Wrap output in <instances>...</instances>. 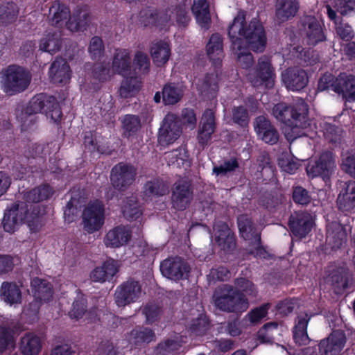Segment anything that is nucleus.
I'll use <instances>...</instances> for the list:
<instances>
[{"instance_id": "680f3d73", "label": "nucleus", "mask_w": 355, "mask_h": 355, "mask_svg": "<svg viewBox=\"0 0 355 355\" xmlns=\"http://www.w3.org/2000/svg\"><path fill=\"white\" fill-rule=\"evenodd\" d=\"M341 15H346L355 8V0H333L329 5Z\"/></svg>"}, {"instance_id": "2eb2a0df", "label": "nucleus", "mask_w": 355, "mask_h": 355, "mask_svg": "<svg viewBox=\"0 0 355 355\" xmlns=\"http://www.w3.org/2000/svg\"><path fill=\"white\" fill-rule=\"evenodd\" d=\"M141 293V286L137 282H127L116 288L114 293L116 304L118 306H124L135 302Z\"/></svg>"}, {"instance_id": "f03ea898", "label": "nucleus", "mask_w": 355, "mask_h": 355, "mask_svg": "<svg viewBox=\"0 0 355 355\" xmlns=\"http://www.w3.org/2000/svg\"><path fill=\"white\" fill-rule=\"evenodd\" d=\"M308 106L302 99H298L292 107L279 103L272 109L273 116L284 123L282 132L288 141L302 136L313 137L318 131L315 123L307 119Z\"/></svg>"}, {"instance_id": "5701e85b", "label": "nucleus", "mask_w": 355, "mask_h": 355, "mask_svg": "<svg viewBox=\"0 0 355 355\" xmlns=\"http://www.w3.org/2000/svg\"><path fill=\"white\" fill-rule=\"evenodd\" d=\"M130 239V230L124 226H118L106 234L103 242L106 247L118 248L127 244Z\"/></svg>"}, {"instance_id": "4468645a", "label": "nucleus", "mask_w": 355, "mask_h": 355, "mask_svg": "<svg viewBox=\"0 0 355 355\" xmlns=\"http://www.w3.org/2000/svg\"><path fill=\"white\" fill-rule=\"evenodd\" d=\"M281 76L286 87L292 91H299L304 88L309 81L306 72L297 67L285 69Z\"/></svg>"}, {"instance_id": "de8ad7c7", "label": "nucleus", "mask_w": 355, "mask_h": 355, "mask_svg": "<svg viewBox=\"0 0 355 355\" xmlns=\"http://www.w3.org/2000/svg\"><path fill=\"white\" fill-rule=\"evenodd\" d=\"M135 74H146L149 71L150 60L146 53L137 51L132 66Z\"/></svg>"}, {"instance_id": "1a4fd4ad", "label": "nucleus", "mask_w": 355, "mask_h": 355, "mask_svg": "<svg viewBox=\"0 0 355 355\" xmlns=\"http://www.w3.org/2000/svg\"><path fill=\"white\" fill-rule=\"evenodd\" d=\"M274 76V69L270 60L263 55L258 60L256 69L247 75V79L254 87L265 85L266 87H270L273 85Z\"/></svg>"}, {"instance_id": "774afa93", "label": "nucleus", "mask_w": 355, "mask_h": 355, "mask_svg": "<svg viewBox=\"0 0 355 355\" xmlns=\"http://www.w3.org/2000/svg\"><path fill=\"white\" fill-rule=\"evenodd\" d=\"M342 166L346 173L355 178V153H352L343 158Z\"/></svg>"}, {"instance_id": "79ce46f5", "label": "nucleus", "mask_w": 355, "mask_h": 355, "mask_svg": "<svg viewBox=\"0 0 355 355\" xmlns=\"http://www.w3.org/2000/svg\"><path fill=\"white\" fill-rule=\"evenodd\" d=\"M218 75L216 73H211L205 77L202 81H198L199 90L205 96H214L218 89Z\"/></svg>"}, {"instance_id": "b1692460", "label": "nucleus", "mask_w": 355, "mask_h": 355, "mask_svg": "<svg viewBox=\"0 0 355 355\" xmlns=\"http://www.w3.org/2000/svg\"><path fill=\"white\" fill-rule=\"evenodd\" d=\"M254 126L259 137L266 143L274 144L278 141L279 136L277 130L265 116H258Z\"/></svg>"}, {"instance_id": "412c9836", "label": "nucleus", "mask_w": 355, "mask_h": 355, "mask_svg": "<svg viewBox=\"0 0 355 355\" xmlns=\"http://www.w3.org/2000/svg\"><path fill=\"white\" fill-rule=\"evenodd\" d=\"M215 243L223 250H229L234 248L235 241L230 229L224 223H216L213 229Z\"/></svg>"}, {"instance_id": "49530a36", "label": "nucleus", "mask_w": 355, "mask_h": 355, "mask_svg": "<svg viewBox=\"0 0 355 355\" xmlns=\"http://www.w3.org/2000/svg\"><path fill=\"white\" fill-rule=\"evenodd\" d=\"M183 92L180 87L168 85L162 91L163 101L166 105H173L178 103L182 96Z\"/></svg>"}, {"instance_id": "c85d7f7f", "label": "nucleus", "mask_w": 355, "mask_h": 355, "mask_svg": "<svg viewBox=\"0 0 355 355\" xmlns=\"http://www.w3.org/2000/svg\"><path fill=\"white\" fill-rule=\"evenodd\" d=\"M200 127L198 139L202 146L207 144L215 131V118L211 110H207L204 112Z\"/></svg>"}, {"instance_id": "c03bdc74", "label": "nucleus", "mask_w": 355, "mask_h": 355, "mask_svg": "<svg viewBox=\"0 0 355 355\" xmlns=\"http://www.w3.org/2000/svg\"><path fill=\"white\" fill-rule=\"evenodd\" d=\"M53 193L52 188L49 185H43L28 192L26 195V199L29 202H38L49 198Z\"/></svg>"}, {"instance_id": "9b49d317", "label": "nucleus", "mask_w": 355, "mask_h": 355, "mask_svg": "<svg viewBox=\"0 0 355 355\" xmlns=\"http://www.w3.org/2000/svg\"><path fill=\"white\" fill-rule=\"evenodd\" d=\"M336 167L331 153L325 152L315 161L310 162L306 166V173L311 178L321 177L328 179Z\"/></svg>"}, {"instance_id": "09e8293b", "label": "nucleus", "mask_w": 355, "mask_h": 355, "mask_svg": "<svg viewBox=\"0 0 355 355\" xmlns=\"http://www.w3.org/2000/svg\"><path fill=\"white\" fill-rule=\"evenodd\" d=\"M122 126L127 137L131 138L141 128L140 119L135 115H125L122 119Z\"/></svg>"}, {"instance_id": "4be33fe9", "label": "nucleus", "mask_w": 355, "mask_h": 355, "mask_svg": "<svg viewBox=\"0 0 355 355\" xmlns=\"http://www.w3.org/2000/svg\"><path fill=\"white\" fill-rule=\"evenodd\" d=\"M119 262L114 259L105 261L101 266L95 268L90 273V279L94 282L103 283L110 281L117 273Z\"/></svg>"}, {"instance_id": "e433bc0d", "label": "nucleus", "mask_w": 355, "mask_h": 355, "mask_svg": "<svg viewBox=\"0 0 355 355\" xmlns=\"http://www.w3.org/2000/svg\"><path fill=\"white\" fill-rule=\"evenodd\" d=\"M326 8L328 17L335 23L337 35L344 40H350L353 37L352 27L343 21H339V19L336 17V11L330 6H327Z\"/></svg>"}, {"instance_id": "a878e982", "label": "nucleus", "mask_w": 355, "mask_h": 355, "mask_svg": "<svg viewBox=\"0 0 355 355\" xmlns=\"http://www.w3.org/2000/svg\"><path fill=\"white\" fill-rule=\"evenodd\" d=\"M334 92L342 94L347 101H355V76L340 73L337 77Z\"/></svg>"}, {"instance_id": "052dcab7", "label": "nucleus", "mask_w": 355, "mask_h": 355, "mask_svg": "<svg viewBox=\"0 0 355 355\" xmlns=\"http://www.w3.org/2000/svg\"><path fill=\"white\" fill-rule=\"evenodd\" d=\"M268 304L263 305L259 308L252 310L245 317V320H248L250 324H257L264 319L268 313Z\"/></svg>"}, {"instance_id": "bf43d9fd", "label": "nucleus", "mask_w": 355, "mask_h": 355, "mask_svg": "<svg viewBox=\"0 0 355 355\" xmlns=\"http://www.w3.org/2000/svg\"><path fill=\"white\" fill-rule=\"evenodd\" d=\"M320 132H322L324 137L329 141L336 142L340 137V130L335 125L328 123L320 124Z\"/></svg>"}, {"instance_id": "e2e57ef3", "label": "nucleus", "mask_w": 355, "mask_h": 355, "mask_svg": "<svg viewBox=\"0 0 355 355\" xmlns=\"http://www.w3.org/2000/svg\"><path fill=\"white\" fill-rule=\"evenodd\" d=\"M337 83V78H334L331 73H324L319 80L318 89L324 91L331 89L334 91V86Z\"/></svg>"}, {"instance_id": "dca6fc26", "label": "nucleus", "mask_w": 355, "mask_h": 355, "mask_svg": "<svg viewBox=\"0 0 355 355\" xmlns=\"http://www.w3.org/2000/svg\"><path fill=\"white\" fill-rule=\"evenodd\" d=\"M135 175V170L132 166L120 163L112 169L111 182L114 187L121 189L130 185Z\"/></svg>"}, {"instance_id": "a18cd8bd", "label": "nucleus", "mask_w": 355, "mask_h": 355, "mask_svg": "<svg viewBox=\"0 0 355 355\" xmlns=\"http://www.w3.org/2000/svg\"><path fill=\"white\" fill-rule=\"evenodd\" d=\"M53 193L52 188L49 185H43L28 192L26 195V199L29 202H38L49 198Z\"/></svg>"}, {"instance_id": "7c9ffc66", "label": "nucleus", "mask_w": 355, "mask_h": 355, "mask_svg": "<svg viewBox=\"0 0 355 355\" xmlns=\"http://www.w3.org/2000/svg\"><path fill=\"white\" fill-rule=\"evenodd\" d=\"M191 12L197 24L205 29H208L211 24L209 3L207 0H193Z\"/></svg>"}, {"instance_id": "c756f323", "label": "nucleus", "mask_w": 355, "mask_h": 355, "mask_svg": "<svg viewBox=\"0 0 355 355\" xmlns=\"http://www.w3.org/2000/svg\"><path fill=\"white\" fill-rule=\"evenodd\" d=\"M191 200V192L189 184L186 182L176 183L172 197L173 207L176 209L183 210L188 207Z\"/></svg>"}, {"instance_id": "aec40b11", "label": "nucleus", "mask_w": 355, "mask_h": 355, "mask_svg": "<svg viewBox=\"0 0 355 355\" xmlns=\"http://www.w3.org/2000/svg\"><path fill=\"white\" fill-rule=\"evenodd\" d=\"M302 24L309 44L315 45L324 40L322 25L315 17H304L302 19Z\"/></svg>"}, {"instance_id": "473e14b6", "label": "nucleus", "mask_w": 355, "mask_h": 355, "mask_svg": "<svg viewBox=\"0 0 355 355\" xmlns=\"http://www.w3.org/2000/svg\"><path fill=\"white\" fill-rule=\"evenodd\" d=\"M206 50L210 60L214 64L219 65L224 55L223 39L219 34L215 33L210 37Z\"/></svg>"}, {"instance_id": "423d86ee", "label": "nucleus", "mask_w": 355, "mask_h": 355, "mask_svg": "<svg viewBox=\"0 0 355 355\" xmlns=\"http://www.w3.org/2000/svg\"><path fill=\"white\" fill-rule=\"evenodd\" d=\"M31 80V75L24 68L17 66H9L3 72L2 87L3 91L12 95L25 90Z\"/></svg>"}, {"instance_id": "ddd939ff", "label": "nucleus", "mask_w": 355, "mask_h": 355, "mask_svg": "<svg viewBox=\"0 0 355 355\" xmlns=\"http://www.w3.org/2000/svg\"><path fill=\"white\" fill-rule=\"evenodd\" d=\"M240 233L245 240H252L254 249H250V252L255 257H265V252L260 245V237L253 226L252 221L246 216H241L238 218Z\"/></svg>"}, {"instance_id": "13d9d810", "label": "nucleus", "mask_w": 355, "mask_h": 355, "mask_svg": "<svg viewBox=\"0 0 355 355\" xmlns=\"http://www.w3.org/2000/svg\"><path fill=\"white\" fill-rule=\"evenodd\" d=\"M85 299L83 295H78L76 299L72 304L71 310L69 311V315L71 318L79 319L85 313Z\"/></svg>"}, {"instance_id": "864d4df0", "label": "nucleus", "mask_w": 355, "mask_h": 355, "mask_svg": "<svg viewBox=\"0 0 355 355\" xmlns=\"http://www.w3.org/2000/svg\"><path fill=\"white\" fill-rule=\"evenodd\" d=\"M168 192V187L162 181L154 180L144 186V193L148 197L163 196Z\"/></svg>"}, {"instance_id": "f8f14e48", "label": "nucleus", "mask_w": 355, "mask_h": 355, "mask_svg": "<svg viewBox=\"0 0 355 355\" xmlns=\"http://www.w3.org/2000/svg\"><path fill=\"white\" fill-rule=\"evenodd\" d=\"M182 132L178 117L172 114H167L159 129L158 141L162 145L173 143L180 136Z\"/></svg>"}, {"instance_id": "4c0bfd02", "label": "nucleus", "mask_w": 355, "mask_h": 355, "mask_svg": "<svg viewBox=\"0 0 355 355\" xmlns=\"http://www.w3.org/2000/svg\"><path fill=\"white\" fill-rule=\"evenodd\" d=\"M17 334L15 331L6 325L0 326V352L15 347Z\"/></svg>"}, {"instance_id": "0eeeda50", "label": "nucleus", "mask_w": 355, "mask_h": 355, "mask_svg": "<svg viewBox=\"0 0 355 355\" xmlns=\"http://www.w3.org/2000/svg\"><path fill=\"white\" fill-rule=\"evenodd\" d=\"M131 59L130 53L125 49L117 50L112 61V69L97 64L94 71V76L101 81H105L110 78L113 73H117L125 76L131 72Z\"/></svg>"}, {"instance_id": "5fc2aeb1", "label": "nucleus", "mask_w": 355, "mask_h": 355, "mask_svg": "<svg viewBox=\"0 0 355 355\" xmlns=\"http://www.w3.org/2000/svg\"><path fill=\"white\" fill-rule=\"evenodd\" d=\"M279 165L284 172L293 174L299 168L300 163L296 157L284 154L279 159Z\"/></svg>"}, {"instance_id": "72a5a7b5", "label": "nucleus", "mask_w": 355, "mask_h": 355, "mask_svg": "<svg viewBox=\"0 0 355 355\" xmlns=\"http://www.w3.org/2000/svg\"><path fill=\"white\" fill-rule=\"evenodd\" d=\"M297 0H277L275 5L276 18L280 22L294 17L298 10Z\"/></svg>"}, {"instance_id": "a19ab883", "label": "nucleus", "mask_w": 355, "mask_h": 355, "mask_svg": "<svg viewBox=\"0 0 355 355\" xmlns=\"http://www.w3.org/2000/svg\"><path fill=\"white\" fill-rule=\"evenodd\" d=\"M309 320L306 314L297 318V324L293 331V338L299 345H306L309 342V338L306 332Z\"/></svg>"}, {"instance_id": "7ed1b4c3", "label": "nucleus", "mask_w": 355, "mask_h": 355, "mask_svg": "<svg viewBox=\"0 0 355 355\" xmlns=\"http://www.w3.org/2000/svg\"><path fill=\"white\" fill-rule=\"evenodd\" d=\"M235 286L239 293L230 285H224L217 290L214 295L215 305L222 311L228 312H243L249 307L248 300L243 293L254 297L257 291L250 280L241 277L235 281Z\"/></svg>"}, {"instance_id": "bb28decb", "label": "nucleus", "mask_w": 355, "mask_h": 355, "mask_svg": "<svg viewBox=\"0 0 355 355\" xmlns=\"http://www.w3.org/2000/svg\"><path fill=\"white\" fill-rule=\"evenodd\" d=\"M338 208L343 211H349L355 208V182H345L337 198Z\"/></svg>"}, {"instance_id": "f257e3e1", "label": "nucleus", "mask_w": 355, "mask_h": 355, "mask_svg": "<svg viewBox=\"0 0 355 355\" xmlns=\"http://www.w3.org/2000/svg\"><path fill=\"white\" fill-rule=\"evenodd\" d=\"M228 35L238 63L244 69L249 68L254 62L252 55L246 45L254 51L262 52L267 43L266 31L261 22L257 18H254L248 24L244 12H239L234 18L228 28Z\"/></svg>"}, {"instance_id": "ea45409f", "label": "nucleus", "mask_w": 355, "mask_h": 355, "mask_svg": "<svg viewBox=\"0 0 355 355\" xmlns=\"http://www.w3.org/2000/svg\"><path fill=\"white\" fill-rule=\"evenodd\" d=\"M155 333L152 329L146 327H138L130 333L129 342L131 345H139L142 343H148L154 340Z\"/></svg>"}, {"instance_id": "6e6d98bb", "label": "nucleus", "mask_w": 355, "mask_h": 355, "mask_svg": "<svg viewBox=\"0 0 355 355\" xmlns=\"http://www.w3.org/2000/svg\"><path fill=\"white\" fill-rule=\"evenodd\" d=\"M164 20H175L178 24L181 25H186L189 21V17L187 10L184 8L180 7L173 9V10H168L166 13V17H162Z\"/></svg>"}, {"instance_id": "39448f33", "label": "nucleus", "mask_w": 355, "mask_h": 355, "mask_svg": "<svg viewBox=\"0 0 355 355\" xmlns=\"http://www.w3.org/2000/svg\"><path fill=\"white\" fill-rule=\"evenodd\" d=\"M89 15L85 10H76L73 14L69 8L60 2H55L49 8L48 18L53 26H64L71 32L81 30L87 23Z\"/></svg>"}, {"instance_id": "a211bd4d", "label": "nucleus", "mask_w": 355, "mask_h": 355, "mask_svg": "<svg viewBox=\"0 0 355 355\" xmlns=\"http://www.w3.org/2000/svg\"><path fill=\"white\" fill-rule=\"evenodd\" d=\"M313 225L312 216L306 212H297L291 215L289 226L293 234L299 238L305 237Z\"/></svg>"}, {"instance_id": "3c124183", "label": "nucleus", "mask_w": 355, "mask_h": 355, "mask_svg": "<svg viewBox=\"0 0 355 355\" xmlns=\"http://www.w3.org/2000/svg\"><path fill=\"white\" fill-rule=\"evenodd\" d=\"M18 15V8L13 3L0 4V23L6 24L13 21Z\"/></svg>"}, {"instance_id": "6ab92c4d", "label": "nucleus", "mask_w": 355, "mask_h": 355, "mask_svg": "<svg viewBox=\"0 0 355 355\" xmlns=\"http://www.w3.org/2000/svg\"><path fill=\"white\" fill-rule=\"evenodd\" d=\"M345 342V334L340 331H335L327 339L320 341L319 352L320 355H338Z\"/></svg>"}, {"instance_id": "603ef678", "label": "nucleus", "mask_w": 355, "mask_h": 355, "mask_svg": "<svg viewBox=\"0 0 355 355\" xmlns=\"http://www.w3.org/2000/svg\"><path fill=\"white\" fill-rule=\"evenodd\" d=\"M140 88V83L136 78L124 80L119 89L121 96L128 98L135 95Z\"/></svg>"}, {"instance_id": "393cba45", "label": "nucleus", "mask_w": 355, "mask_h": 355, "mask_svg": "<svg viewBox=\"0 0 355 355\" xmlns=\"http://www.w3.org/2000/svg\"><path fill=\"white\" fill-rule=\"evenodd\" d=\"M49 78L55 84H66L71 78L69 65L62 58H57L49 69Z\"/></svg>"}, {"instance_id": "f704fd0d", "label": "nucleus", "mask_w": 355, "mask_h": 355, "mask_svg": "<svg viewBox=\"0 0 355 355\" xmlns=\"http://www.w3.org/2000/svg\"><path fill=\"white\" fill-rule=\"evenodd\" d=\"M41 338L33 333H26L21 338L20 349L24 355H37L42 349Z\"/></svg>"}, {"instance_id": "37998d69", "label": "nucleus", "mask_w": 355, "mask_h": 355, "mask_svg": "<svg viewBox=\"0 0 355 355\" xmlns=\"http://www.w3.org/2000/svg\"><path fill=\"white\" fill-rule=\"evenodd\" d=\"M53 102V96H46L42 94L34 96L30 101L28 112L30 114H36L41 112H46L49 103Z\"/></svg>"}, {"instance_id": "0e129e2a", "label": "nucleus", "mask_w": 355, "mask_h": 355, "mask_svg": "<svg viewBox=\"0 0 355 355\" xmlns=\"http://www.w3.org/2000/svg\"><path fill=\"white\" fill-rule=\"evenodd\" d=\"M248 118L247 110L243 107L239 106L233 109L232 119L236 123L245 125L248 122Z\"/></svg>"}, {"instance_id": "58836bf2", "label": "nucleus", "mask_w": 355, "mask_h": 355, "mask_svg": "<svg viewBox=\"0 0 355 355\" xmlns=\"http://www.w3.org/2000/svg\"><path fill=\"white\" fill-rule=\"evenodd\" d=\"M166 159L168 165L187 168L190 166V159L187 151L184 148H178L166 153Z\"/></svg>"}, {"instance_id": "338daca9", "label": "nucleus", "mask_w": 355, "mask_h": 355, "mask_svg": "<svg viewBox=\"0 0 355 355\" xmlns=\"http://www.w3.org/2000/svg\"><path fill=\"white\" fill-rule=\"evenodd\" d=\"M230 272L225 267L220 266L216 268H212L208 275L209 281L220 280L225 281L230 278Z\"/></svg>"}, {"instance_id": "20e7f679", "label": "nucleus", "mask_w": 355, "mask_h": 355, "mask_svg": "<svg viewBox=\"0 0 355 355\" xmlns=\"http://www.w3.org/2000/svg\"><path fill=\"white\" fill-rule=\"evenodd\" d=\"M31 212L28 211V205L24 202L14 204L5 214L3 226L5 231L13 232L18 226L25 221L30 231L38 232L44 224L42 213L38 205L31 207Z\"/></svg>"}, {"instance_id": "9d476101", "label": "nucleus", "mask_w": 355, "mask_h": 355, "mask_svg": "<svg viewBox=\"0 0 355 355\" xmlns=\"http://www.w3.org/2000/svg\"><path fill=\"white\" fill-rule=\"evenodd\" d=\"M31 288L35 302L30 304L29 307L24 311L30 316L37 313L40 303L48 302L52 297L51 286L44 279L34 278L31 282Z\"/></svg>"}, {"instance_id": "4d7b16f0", "label": "nucleus", "mask_w": 355, "mask_h": 355, "mask_svg": "<svg viewBox=\"0 0 355 355\" xmlns=\"http://www.w3.org/2000/svg\"><path fill=\"white\" fill-rule=\"evenodd\" d=\"M60 46V37L57 34L47 35L40 43V49L51 53L57 51Z\"/></svg>"}, {"instance_id": "c9c22d12", "label": "nucleus", "mask_w": 355, "mask_h": 355, "mask_svg": "<svg viewBox=\"0 0 355 355\" xmlns=\"http://www.w3.org/2000/svg\"><path fill=\"white\" fill-rule=\"evenodd\" d=\"M346 240V232L343 227L337 223L327 227V242L333 249L340 248Z\"/></svg>"}, {"instance_id": "6e6552de", "label": "nucleus", "mask_w": 355, "mask_h": 355, "mask_svg": "<svg viewBox=\"0 0 355 355\" xmlns=\"http://www.w3.org/2000/svg\"><path fill=\"white\" fill-rule=\"evenodd\" d=\"M82 218L83 229L87 233L100 230L105 219L104 204L98 200L90 201L83 209Z\"/></svg>"}, {"instance_id": "69168bd1", "label": "nucleus", "mask_w": 355, "mask_h": 355, "mask_svg": "<svg viewBox=\"0 0 355 355\" xmlns=\"http://www.w3.org/2000/svg\"><path fill=\"white\" fill-rule=\"evenodd\" d=\"M103 45L102 40L98 37H93L89 44V52L94 59L99 58L103 52Z\"/></svg>"}, {"instance_id": "f3484780", "label": "nucleus", "mask_w": 355, "mask_h": 355, "mask_svg": "<svg viewBox=\"0 0 355 355\" xmlns=\"http://www.w3.org/2000/svg\"><path fill=\"white\" fill-rule=\"evenodd\" d=\"M160 270L164 276L173 280L183 278L189 272L188 266L179 257L164 260L161 263Z\"/></svg>"}, {"instance_id": "8fccbe9b", "label": "nucleus", "mask_w": 355, "mask_h": 355, "mask_svg": "<svg viewBox=\"0 0 355 355\" xmlns=\"http://www.w3.org/2000/svg\"><path fill=\"white\" fill-rule=\"evenodd\" d=\"M122 211L123 216L128 220L137 219L141 214L139 206L137 204V200L135 197L132 196L128 198L122 206Z\"/></svg>"}, {"instance_id": "2f4dec72", "label": "nucleus", "mask_w": 355, "mask_h": 355, "mask_svg": "<svg viewBox=\"0 0 355 355\" xmlns=\"http://www.w3.org/2000/svg\"><path fill=\"white\" fill-rule=\"evenodd\" d=\"M150 53L155 65L164 66L170 58L171 47L166 41H155L150 45Z\"/></svg>"}, {"instance_id": "cd10ccee", "label": "nucleus", "mask_w": 355, "mask_h": 355, "mask_svg": "<svg viewBox=\"0 0 355 355\" xmlns=\"http://www.w3.org/2000/svg\"><path fill=\"white\" fill-rule=\"evenodd\" d=\"M0 298L10 306L20 304L22 295L19 286L15 282H3L0 288Z\"/></svg>"}]
</instances>
